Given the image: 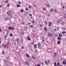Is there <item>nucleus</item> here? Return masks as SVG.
Wrapping results in <instances>:
<instances>
[{"label":"nucleus","mask_w":66,"mask_h":66,"mask_svg":"<svg viewBox=\"0 0 66 66\" xmlns=\"http://www.w3.org/2000/svg\"><path fill=\"white\" fill-rule=\"evenodd\" d=\"M62 21V19H58V20H57L56 21V23H59L60 22H61Z\"/></svg>","instance_id":"nucleus-1"},{"label":"nucleus","mask_w":66,"mask_h":66,"mask_svg":"<svg viewBox=\"0 0 66 66\" xmlns=\"http://www.w3.org/2000/svg\"><path fill=\"white\" fill-rule=\"evenodd\" d=\"M24 65H28V66H29L30 65V63H29L27 62H24Z\"/></svg>","instance_id":"nucleus-2"},{"label":"nucleus","mask_w":66,"mask_h":66,"mask_svg":"<svg viewBox=\"0 0 66 66\" xmlns=\"http://www.w3.org/2000/svg\"><path fill=\"white\" fill-rule=\"evenodd\" d=\"M20 42H21V44H22V43L23 42V39L22 38H20Z\"/></svg>","instance_id":"nucleus-3"},{"label":"nucleus","mask_w":66,"mask_h":66,"mask_svg":"<svg viewBox=\"0 0 66 66\" xmlns=\"http://www.w3.org/2000/svg\"><path fill=\"white\" fill-rule=\"evenodd\" d=\"M5 19L6 20H9V18L6 17L5 18Z\"/></svg>","instance_id":"nucleus-4"},{"label":"nucleus","mask_w":66,"mask_h":66,"mask_svg":"<svg viewBox=\"0 0 66 66\" xmlns=\"http://www.w3.org/2000/svg\"><path fill=\"white\" fill-rule=\"evenodd\" d=\"M34 48L35 49H36L37 48V45L36 44H35L34 45Z\"/></svg>","instance_id":"nucleus-5"},{"label":"nucleus","mask_w":66,"mask_h":66,"mask_svg":"<svg viewBox=\"0 0 66 66\" xmlns=\"http://www.w3.org/2000/svg\"><path fill=\"white\" fill-rule=\"evenodd\" d=\"M7 47L8 46L7 45H5L3 46V47L4 48H7Z\"/></svg>","instance_id":"nucleus-6"},{"label":"nucleus","mask_w":66,"mask_h":66,"mask_svg":"<svg viewBox=\"0 0 66 66\" xmlns=\"http://www.w3.org/2000/svg\"><path fill=\"white\" fill-rule=\"evenodd\" d=\"M27 39L28 40H31V39H30V38L29 36L27 37Z\"/></svg>","instance_id":"nucleus-7"},{"label":"nucleus","mask_w":66,"mask_h":66,"mask_svg":"<svg viewBox=\"0 0 66 66\" xmlns=\"http://www.w3.org/2000/svg\"><path fill=\"white\" fill-rule=\"evenodd\" d=\"M53 10H54L53 9L51 8L50 9V12H53Z\"/></svg>","instance_id":"nucleus-8"},{"label":"nucleus","mask_w":66,"mask_h":66,"mask_svg":"<svg viewBox=\"0 0 66 66\" xmlns=\"http://www.w3.org/2000/svg\"><path fill=\"white\" fill-rule=\"evenodd\" d=\"M29 27L31 28H34V26L33 25H30L29 26Z\"/></svg>","instance_id":"nucleus-9"},{"label":"nucleus","mask_w":66,"mask_h":66,"mask_svg":"<svg viewBox=\"0 0 66 66\" xmlns=\"http://www.w3.org/2000/svg\"><path fill=\"white\" fill-rule=\"evenodd\" d=\"M53 12L54 13H56L57 12V11L55 9L53 11Z\"/></svg>","instance_id":"nucleus-10"},{"label":"nucleus","mask_w":66,"mask_h":66,"mask_svg":"<svg viewBox=\"0 0 66 66\" xmlns=\"http://www.w3.org/2000/svg\"><path fill=\"white\" fill-rule=\"evenodd\" d=\"M52 25V23L51 22L49 23H48V26H51Z\"/></svg>","instance_id":"nucleus-11"},{"label":"nucleus","mask_w":66,"mask_h":66,"mask_svg":"<svg viewBox=\"0 0 66 66\" xmlns=\"http://www.w3.org/2000/svg\"><path fill=\"white\" fill-rule=\"evenodd\" d=\"M38 47L39 49H42V45H40V46H39Z\"/></svg>","instance_id":"nucleus-12"},{"label":"nucleus","mask_w":66,"mask_h":66,"mask_svg":"<svg viewBox=\"0 0 66 66\" xmlns=\"http://www.w3.org/2000/svg\"><path fill=\"white\" fill-rule=\"evenodd\" d=\"M63 64H64V65H65L66 64V61H63Z\"/></svg>","instance_id":"nucleus-13"},{"label":"nucleus","mask_w":66,"mask_h":66,"mask_svg":"<svg viewBox=\"0 0 66 66\" xmlns=\"http://www.w3.org/2000/svg\"><path fill=\"white\" fill-rule=\"evenodd\" d=\"M61 24H62V25H64V22H63V21H62L61 22Z\"/></svg>","instance_id":"nucleus-14"},{"label":"nucleus","mask_w":66,"mask_h":66,"mask_svg":"<svg viewBox=\"0 0 66 66\" xmlns=\"http://www.w3.org/2000/svg\"><path fill=\"white\" fill-rule=\"evenodd\" d=\"M26 55L27 57H28V58H30V56H29V54H26Z\"/></svg>","instance_id":"nucleus-15"},{"label":"nucleus","mask_w":66,"mask_h":66,"mask_svg":"<svg viewBox=\"0 0 66 66\" xmlns=\"http://www.w3.org/2000/svg\"><path fill=\"white\" fill-rule=\"evenodd\" d=\"M60 63H57L56 64V66H60Z\"/></svg>","instance_id":"nucleus-16"},{"label":"nucleus","mask_w":66,"mask_h":66,"mask_svg":"<svg viewBox=\"0 0 66 66\" xmlns=\"http://www.w3.org/2000/svg\"><path fill=\"white\" fill-rule=\"evenodd\" d=\"M62 33L63 34H65L66 33V32L65 31H63V32H62Z\"/></svg>","instance_id":"nucleus-17"},{"label":"nucleus","mask_w":66,"mask_h":66,"mask_svg":"<svg viewBox=\"0 0 66 66\" xmlns=\"http://www.w3.org/2000/svg\"><path fill=\"white\" fill-rule=\"evenodd\" d=\"M38 18H40V17H41V15H40V14H38Z\"/></svg>","instance_id":"nucleus-18"},{"label":"nucleus","mask_w":66,"mask_h":66,"mask_svg":"<svg viewBox=\"0 0 66 66\" xmlns=\"http://www.w3.org/2000/svg\"><path fill=\"white\" fill-rule=\"evenodd\" d=\"M32 22V23H35V21L34 20H32L31 21Z\"/></svg>","instance_id":"nucleus-19"},{"label":"nucleus","mask_w":66,"mask_h":66,"mask_svg":"<svg viewBox=\"0 0 66 66\" xmlns=\"http://www.w3.org/2000/svg\"><path fill=\"white\" fill-rule=\"evenodd\" d=\"M62 30H63V31H65V30H66V28H64V27H63L62 28Z\"/></svg>","instance_id":"nucleus-20"},{"label":"nucleus","mask_w":66,"mask_h":66,"mask_svg":"<svg viewBox=\"0 0 66 66\" xmlns=\"http://www.w3.org/2000/svg\"><path fill=\"white\" fill-rule=\"evenodd\" d=\"M44 29L45 31H47V28L46 27H45L44 28Z\"/></svg>","instance_id":"nucleus-21"},{"label":"nucleus","mask_w":66,"mask_h":66,"mask_svg":"<svg viewBox=\"0 0 66 66\" xmlns=\"http://www.w3.org/2000/svg\"><path fill=\"white\" fill-rule=\"evenodd\" d=\"M48 36H51V35L50 33L48 34Z\"/></svg>","instance_id":"nucleus-22"},{"label":"nucleus","mask_w":66,"mask_h":66,"mask_svg":"<svg viewBox=\"0 0 66 66\" xmlns=\"http://www.w3.org/2000/svg\"><path fill=\"white\" fill-rule=\"evenodd\" d=\"M41 46L40 44L39 43H38V47Z\"/></svg>","instance_id":"nucleus-23"},{"label":"nucleus","mask_w":66,"mask_h":66,"mask_svg":"<svg viewBox=\"0 0 66 66\" xmlns=\"http://www.w3.org/2000/svg\"><path fill=\"white\" fill-rule=\"evenodd\" d=\"M9 2V1H8V0H6L5 1V3H7Z\"/></svg>","instance_id":"nucleus-24"},{"label":"nucleus","mask_w":66,"mask_h":66,"mask_svg":"<svg viewBox=\"0 0 66 66\" xmlns=\"http://www.w3.org/2000/svg\"><path fill=\"white\" fill-rule=\"evenodd\" d=\"M57 39L58 40H61V38H60V37H58L57 38Z\"/></svg>","instance_id":"nucleus-25"},{"label":"nucleus","mask_w":66,"mask_h":66,"mask_svg":"<svg viewBox=\"0 0 66 66\" xmlns=\"http://www.w3.org/2000/svg\"><path fill=\"white\" fill-rule=\"evenodd\" d=\"M62 36V35L61 34H59V37H61Z\"/></svg>","instance_id":"nucleus-26"},{"label":"nucleus","mask_w":66,"mask_h":66,"mask_svg":"<svg viewBox=\"0 0 66 66\" xmlns=\"http://www.w3.org/2000/svg\"><path fill=\"white\" fill-rule=\"evenodd\" d=\"M16 6L17 7H20V5L18 4L16 5Z\"/></svg>","instance_id":"nucleus-27"},{"label":"nucleus","mask_w":66,"mask_h":66,"mask_svg":"<svg viewBox=\"0 0 66 66\" xmlns=\"http://www.w3.org/2000/svg\"><path fill=\"white\" fill-rule=\"evenodd\" d=\"M45 24L46 25H47V24H48V23H47V21L45 22Z\"/></svg>","instance_id":"nucleus-28"},{"label":"nucleus","mask_w":66,"mask_h":66,"mask_svg":"<svg viewBox=\"0 0 66 66\" xmlns=\"http://www.w3.org/2000/svg\"><path fill=\"white\" fill-rule=\"evenodd\" d=\"M45 63L46 65H48V63H47V62H46V61H45Z\"/></svg>","instance_id":"nucleus-29"},{"label":"nucleus","mask_w":66,"mask_h":66,"mask_svg":"<svg viewBox=\"0 0 66 66\" xmlns=\"http://www.w3.org/2000/svg\"><path fill=\"white\" fill-rule=\"evenodd\" d=\"M10 4H7V7H9V6H10Z\"/></svg>","instance_id":"nucleus-30"},{"label":"nucleus","mask_w":66,"mask_h":66,"mask_svg":"<svg viewBox=\"0 0 66 66\" xmlns=\"http://www.w3.org/2000/svg\"><path fill=\"white\" fill-rule=\"evenodd\" d=\"M9 30H12V28H11V27H9Z\"/></svg>","instance_id":"nucleus-31"},{"label":"nucleus","mask_w":66,"mask_h":66,"mask_svg":"<svg viewBox=\"0 0 66 66\" xmlns=\"http://www.w3.org/2000/svg\"><path fill=\"white\" fill-rule=\"evenodd\" d=\"M19 38H18L16 39V41H17V42H19Z\"/></svg>","instance_id":"nucleus-32"},{"label":"nucleus","mask_w":66,"mask_h":66,"mask_svg":"<svg viewBox=\"0 0 66 66\" xmlns=\"http://www.w3.org/2000/svg\"><path fill=\"white\" fill-rule=\"evenodd\" d=\"M64 18H66V13H65L64 16Z\"/></svg>","instance_id":"nucleus-33"},{"label":"nucleus","mask_w":66,"mask_h":66,"mask_svg":"<svg viewBox=\"0 0 66 66\" xmlns=\"http://www.w3.org/2000/svg\"><path fill=\"white\" fill-rule=\"evenodd\" d=\"M56 62H55L54 63V66H56Z\"/></svg>","instance_id":"nucleus-34"},{"label":"nucleus","mask_w":66,"mask_h":66,"mask_svg":"<svg viewBox=\"0 0 66 66\" xmlns=\"http://www.w3.org/2000/svg\"><path fill=\"white\" fill-rule=\"evenodd\" d=\"M23 12V10L22 9H21V13H22Z\"/></svg>","instance_id":"nucleus-35"},{"label":"nucleus","mask_w":66,"mask_h":66,"mask_svg":"<svg viewBox=\"0 0 66 66\" xmlns=\"http://www.w3.org/2000/svg\"><path fill=\"white\" fill-rule=\"evenodd\" d=\"M54 56H55V57H56V53H55L54 54Z\"/></svg>","instance_id":"nucleus-36"},{"label":"nucleus","mask_w":66,"mask_h":66,"mask_svg":"<svg viewBox=\"0 0 66 66\" xmlns=\"http://www.w3.org/2000/svg\"><path fill=\"white\" fill-rule=\"evenodd\" d=\"M6 60H9V57H6Z\"/></svg>","instance_id":"nucleus-37"},{"label":"nucleus","mask_w":66,"mask_h":66,"mask_svg":"<svg viewBox=\"0 0 66 66\" xmlns=\"http://www.w3.org/2000/svg\"><path fill=\"white\" fill-rule=\"evenodd\" d=\"M57 43L58 44H60V41H58L57 42Z\"/></svg>","instance_id":"nucleus-38"},{"label":"nucleus","mask_w":66,"mask_h":66,"mask_svg":"<svg viewBox=\"0 0 66 66\" xmlns=\"http://www.w3.org/2000/svg\"><path fill=\"white\" fill-rule=\"evenodd\" d=\"M28 8H29V9H31V6L29 5L28 7Z\"/></svg>","instance_id":"nucleus-39"},{"label":"nucleus","mask_w":66,"mask_h":66,"mask_svg":"<svg viewBox=\"0 0 66 66\" xmlns=\"http://www.w3.org/2000/svg\"><path fill=\"white\" fill-rule=\"evenodd\" d=\"M7 61L5 63V64L7 66H9V64H7Z\"/></svg>","instance_id":"nucleus-40"},{"label":"nucleus","mask_w":66,"mask_h":66,"mask_svg":"<svg viewBox=\"0 0 66 66\" xmlns=\"http://www.w3.org/2000/svg\"><path fill=\"white\" fill-rule=\"evenodd\" d=\"M7 35H6L4 36V38H7Z\"/></svg>","instance_id":"nucleus-41"},{"label":"nucleus","mask_w":66,"mask_h":66,"mask_svg":"<svg viewBox=\"0 0 66 66\" xmlns=\"http://www.w3.org/2000/svg\"><path fill=\"white\" fill-rule=\"evenodd\" d=\"M7 14H8V15H11V14H10V13L7 12Z\"/></svg>","instance_id":"nucleus-42"},{"label":"nucleus","mask_w":66,"mask_h":66,"mask_svg":"<svg viewBox=\"0 0 66 66\" xmlns=\"http://www.w3.org/2000/svg\"><path fill=\"white\" fill-rule=\"evenodd\" d=\"M4 63H5L6 62V60H4Z\"/></svg>","instance_id":"nucleus-43"},{"label":"nucleus","mask_w":66,"mask_h":66,"mask_svg":"<svg viewBox=\"0 0 66 66\" xmlns=\"http://www.w3.org/2000/svg\"><path fill=\"white\" fill-rule=\"evenodd\" d=\"M24 28L25 29H26V30L27 29H28V28L27 27H24Z\"/></svg>","instance_id":"nucleus-44"},{"label":"nucleus","mask_w":66,"mask_h":66,"mask_svg":"<svg viewBox=\"0 0 66 66\" xmlns=\"http://www.w3.org/2000/svg\"><path fill=\"white\" fill-rule=\"evenodd\" d=\"M29 16L30 17H31L32 16V14H29Z\"/></svg>","instance_id":"nucleus-45"},{"label":"nucleus","mask_w":66,"mask_h":66,"mask_svg":"<svg viewBox=\"0 0 66 66\" xmlns=\"http://www.w3.org/2000/svg\"><path fill=\"white\" fill-rule=\"evenodd\" d=\"M40 27H43V25L42 24H40Z\"/></svg>","instance_id":"nucleus-46"},{"label":"nucleus","mask_w":66,"mask_h":66,"mask_svg":"<svg viewBox=\"0 0 66 66\" xmlns=\"http://www.w3.org/2000/svg\"><path fill=\"white\" fill-rule=\"evenodd\" d=\"M21 24H24V22H22L21 23Z\"/></svg>","instance_id":"nucleus-47"},{"label":"nucleus","mask_w":66,"mask_h":66,"mask_svg":"<svg viewBox=\"0 0 66 66\" xmlns=\"http://www.w3.org/2000/svg\"><path fill=\"white\" fill-rule=\"evenodd\" d=\"M7 44L8 45H9V44H10V42H8L7 43Z\"/></svg>","instance_id":"nucleus-48"},{"label":"nucleus","mask_w":66,"mask_h":66,"mask_svg":"<svg viewBox=\"0 0 66 66\" xmlns=\"http://www.w3.org/2000/svg\"><path fill=\"white\" fill-rule=\"evenodd\" d=\"M32 59H34V60H35V58H34V56H32Z\"/></svg>","instance_id":"nucleus-49"},{"label":"nucleus","mask_w":66,"mask_h":66,"mask_svg":"<svg viewBox=\"0 0 66 66\" xmlns=\"http://www.w3.org/2000/svg\"><path fill=\"white\" fill-rule=\"evenodd\" d=\"M46 6L47 7H48V6H49V5H48V4H47L46 5Z\"/></svg>","instance_id":"nucleus-50"},{"label":"nucleus","mask_w":66,"mask_h":66,"mask_svg":"<svg viewBox=\"0 0 66 66\" xmlns=\"http://www.w3.org/2000/svg\"><path fill=\"white\" fill-rule=\"evenodd\" d=\"M10 36H13V35L12 34H10Z\"/></svg>","instance_id":"nucleus-51"},{"label":"nucleus","mask_w":66,"mask_h":66,"mask_svg":"<svg viewBox=\"0 0 66 66\" xmlns=\"http://www.w3.org/2000/svg\"><path fill=\"white\" fill-rule=\"evenodd\" d=\"M22 48L23 49H24V46H22Z\"/></svg>","instance_id":"nucleus-52"},{"label":"nucleus","mask_w":66,"mask_h":66,"mask_svg":"<svg viewBox=\"0 0 66 66\" xmlns=\"http://www.w3.org/2000/svg\"><path fill=\"white\" fill-rule=\"evenodd\" d=\"M47 16H50L51 15H50V14H47Z\"/></svg>","instance_id":"nucleus-53"},{"label":"nucleus","mask_w":66,"mask_h":66,"mask_svg":"<svg viewBox=\"0 0 66 66\" xmlns=\"http://www.w3.org/2000/svg\"><path fill=\"white\" fill-rule=\"evenodd\" d=\"M42 39H45L44 38V37H42Z\"/></svg>","instance_id":"nucleus-54"},{"label":"nucleus","mask_w":66,"mask_h":66,"mask_svg":"<svg viewBox=\"0 0 66 66\" xmlns=\"http://www.w3.org/2000/svg\"><path fill=\"white\" fill-rule=\"evenodd\" d=\"M4 52H3V51L2 52V54H4Z\"/></svg>","instance_id":"nucleus-55"},{"label":"nucleus","mask_w":66,"mask_h":66,"mask_svg":"<svg viewBox=\"0 0 66 66\" xmlns=\"http://www.w3.org/2000/svg\"><path fill=\"white\" fill-rule=\"evenodd\" d=\"M55 37H57V34H55Z\"/></svg>","instance_id":"nucleus-56"},{"label":"nucleus","mask_w":66,"mask_h":66,"mask_svg":"<svg viewBox=\"0 0 66 66\" xmlns=\"http://www.w3.org/2000/svg\"><path fill=\"white\" fill-rule=\"evenodd\" d=\"M18 3H19V4H21V2H18Z\"/></svg>","instance_id":"nucleus-57"},{"label":"nucleus","mask_w":66,"mask_h":66,"mask_svg":"<svg viewBox=\"0 0 66 66\" xmlns=\"http://www.w3.org/2000/svg\"><path fill=\"white\" fill-rule=\"evenodd\" d=\"M26 11H28L29 10L28 9V8H26Z\"/></svg>","instance_id":"nucleus-58"},{"label":"nucleus","mask_w":66,"mask_h":66,"mask_svg":"<svg viewBox=\"0 0 66 66\" xmlns=\"http://www.w3.org/2000/svg\"><path fill=\"white\" fill-rule=\"evenodd\" d=\"M43 10H46V8H44L43 9Z\"/></svg>","instance_id":"nucleus-59"},{"label":"nucleus","mask_w":66,"mask_h":66,"mask_svg":"<svg viewBox=\"0 0 66 66\" xmlns=\"http://www.w3.org/2000/svg\"><path fill=\"white\" fill-rule=\"evenodd\" d=\"M2 30L1 28H0V32H2Z\"/></svg>","instance_id":"nucleus-60"},{"label":"nucleus","mask_w":66,"mask_h":66,"mask_svg":"<svg viewBox=\"0 0 66 66\" xmlns=\"http://www.w3.org/2000/svg\"><path fill=\"white\" fill-rule=\"evenodd\" d=\"M47 61L48 63H50V61L49 60H48Z\"/></svg>","instance_id":"nucleus-61"},{"label":"nucleus","mask_w":66,"mask_h":66,"mask_svg":"<svg viewBox=\"0 0 66 66\" xmlns=\"http://www.w3.org/2000/svg\"><path fill=\"white\" fill-rule=\"evenodd\" d=\"M31 44H34V42H33L32 43H31Z\"/></svg>","instance_id":"nucleus-62"},{"label":"nucleus","mask_w":66,"mask_h":66,"mask_svg":"<svg viewBox=\"0 0 66 66\" xmlns=\"http://www.w3.org/2000/svg\"><path fill=\"white\" fill-rule=\"evenodd\" d=\"M63 9H64L65 8V7L64 6H63L62 7Z\"/></svg>","instance_id":"nucleus-63"},{"label":"nucleus","mask_w":66,"mask_h":66,"mask_svg":"<svg viewBox=\"0 0 66 66\" xmlns=\"http://www.w3.org/2000/svg\"><path fill=\"white\" fill-rule=\"evenodd\" d=\"M35 52H36V53H37V50H35Z\"/></svg>","instance_id":"nucleus-64"}]
</instances>
